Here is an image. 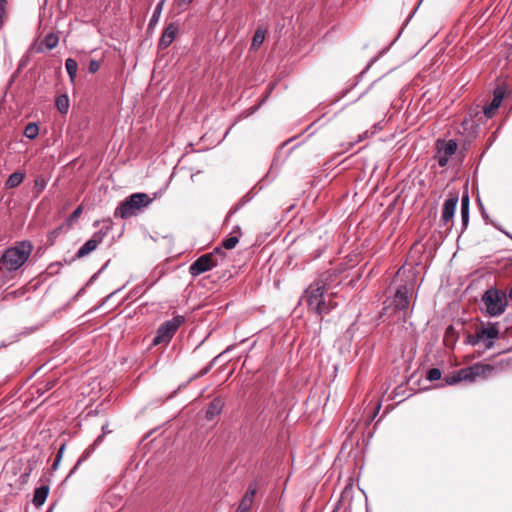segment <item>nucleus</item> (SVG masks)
<instances>
[{
    "instance_id": "nucleus-1",
    "label": "nucleus",
    "mask_w": 512,
    "mask_h": 512,
    "mask_svg": "<svg viewBox=\"0 0 512 512\" xmlns=\"http://www.w3.org/2000/svg\"><path fill=\"white\" fill-rule=\"evenodd\" d=\"M333 295L328 293L326 284L317 281L309 286L304 297L310 310L318 315H326L337 306Z\"/></svg>"
},
{
    "instance_id": "nucleus-2",
    "label": "nucleus",
    "mask_w": 512,
    "mask_h": 512,
    "mask_svg": "<svg viewBox=\"0 0 512 512\" xmlns=\"http://www.w3.org/2000/svg\"><path fill=\"white\" fill-rule=\"evenodd\" d=\"M33 251V245L28 240L16 242L14 246L8 247L0 257V269L6 272L19 270L29 259Z\"/></svg>"
},
{
    "instance_id": "nucleus-3",
    "label": "nucleus",
    "mask_w": 512,
    "mask_h": 512,
    "mask_svg": "<svg viewBox=\"0 0 512 512\" xmlns=\"http://www.w3.org/2000/svg\"><path fill=\"white\" fill-rule=\"evenodd\" d=\"M155 197L146 193H133L121 201L114 211L115 218L128 219L145 211Z\"/></svg>"
},
{
    "instance_id": "nucleus-4",
    "label": "nucleus",
    "mask_w": 512,
    "mask_h": 512,
    "mask_svg": "<svg viewBox=\"0 0 512 512\" xmlns=\"http://www.w3.org/2000/svg\"><path fill=\"white\" fill-rule=\"evenodd\" d=\"M494 370L490 364L475 363L445 375L440 386H450L462 381L474 382L477 378H487Z\"/></svg>"
},
{
    "instance_id": "nucleus-5",
    "label": "nucleus",
    "mask_w": 512,
    "mask_h": 512,
    "mask_svg": "<svg viewBox=\"0 0 512 512\" xmlns=\"http://www.w3.org/2000/svg\"><path fill=\"white\" fill-rule=\"evenodd\" d=\"M500 327L498 322L481 323L475 328V332L467 334L465 343L472 346H480L486 350L494 347L495 341L499 339Z\"/></svg>"
},
{
    "instance_id": "nucleus-6",
    "label": "nucleus",
    "mask_w": 512,
    "mask_h": 512,
    "mask_svg": "<svg viewBox=\"0 0 512 512\" xmlns=\"http://www.w3.org/2000/svg\"><path fill=\"white\" fill-rule=\"evenodd\" d=\"M481 311L489 317L502 315L508 306V296L505 291L496 287L488 288L481 297Z\"/></svg>"
},
{
    "instance_id": "nucleus-7",
    "label": "nucleus",
    "mask_w": 512,
    "mask_h": 512,
    "mask_svg": "<svg viewBox=\"0 0 512 512\" xmlns=\"http://www.w3.org/2000/svg\"><path fill=\"white\" fill-rule=\"evenodd\" d=\"M225 253L222 247H216L211 253L203 254L197 258L189 267V273L193 277L207 272L219 265V260H223Z\"/></svg>"
},
{
    "instance_id": "nucleus-8",
    "label": "nucleus",
    "mask_w": 512,
    "mask_h": 512,
    "mask_svg": "<svg viewBox=\"0 0 512 512\" xmlns=\"http://www.w3.org/2000/svg\"><path fill=\"white\" fill-rule=\"evenodd\" d=\"M112 230V221L110 219L103 220V226L99 231L95 232L92 237L87 240L77 251L76 258H82L94 251L97 246L102 243L104 238Z\"/></svg>"
},
{
    "instance_id": "nucleus-9",
    "label": "nucleus",
    "mask_w": 512,
    "mask_h": 512,
    "mask_svg": "<svg viewBox=\"0 0 512 512\" xmlns=\"http://www.w3.org/2000/svg\"><path fill=\"white\" fill-rule=\"evenodd\" d=\"M459 201L457 192L449 194V197L444 201L440 222L442 225L448 224L455 215L456 207Z\"/></svg>"
},
{
    "instance_id": "nucleus-10",
    "label": "nucleus",
    "mask_w": 512,
    "mask_h": 512,
    "mask_svg": "<svg viewBox=\"0 0 512 512\" xmlns=\"http://www.w3.org/2000/svg\"><path fill=\"white\" fill-rule=\"evenodd\" d=\"M184 322L185 317L183 315H176L162 323V344H167Z\"/></svg>"
},
{
    "instance_id": "nucleus-11",
    "label": "nucleus",
    "mask_w": 512,
    "mask_h": 512,
    "mask_svg": "<svg viewBox=\"0 0 512 512\" xmlns=\"http://www.w3.org/2000/svg\"><path fill=\"white\" fill-rule=\"evenodd\" d=\"M394 307L396 310L403 312V316H406L409 307V290L407 286H400L394 295L393 299Z\"/></svg>"
},
{
    "instance_id": "nucleus-12",
    "label": "nucleus",
    "mask_w": 512,
    "mask_h": 512,
    "mask_svg": "<svg viewBox=\"0 0 512 512\" xmlns=\"http://www.w3.org/2000/svg\"><path fill=\"white\" fill-rule=\"evenodd\" d=\"M505 95V91L497 87L493 92V99L491 102L483 107V113L487 118H491L495 111L500 107L503 98Z\"/></svg>"
},
{
    "instance_id": "nucleus-13",
    "label": "nucleus",
    "mask_w": 512,
    "mask_h": 512,
    "mask_svg": "<svg viewBox=\"0 0 512 512\" xmlns=\"http://www.w3.org/2000/svg\"><path fill=\"white\" fill-rule=\"evenodd\" d=\"M102 440H103V435H99L96 438V440L93 442V444H91L88 448L85 449V451L82 453V455L80 456V458L78 459V461L76 462L74 467L71 469L67 478L71 477L77 471L79 466L90 457V455L93 453L95 448L102 442Z\"/></svg>"
},
{
    "instance_id": "nucleus-14",
    "label": "nucleus",
    "mask_w": 512,
    "mask_h": 512,
    "mask_svg": "<svg viewBox=\"0 0 512 512\" xmlns=\"http://www.w3.org/2000/svg\"><path fill=\"white\" fill-rule=\"evenodd\" d=\"M224 407V401L220 397L214 398L208 405L205 413V418L208 421H212L217 415H219Z\"/></svg>"
},
{
    "instance_id": "nucleus-15",
    "label": "nucleus",
    "mask_w": 512,
    "mask_h": 512,
    "mask_svg": "<svg viewBox=\"0 0 512 512\" xmlns=\"http://www.w3.org/2000/svg\"><path fill=\"white\" fill-rule=\"evenodd\" d=\"M256 495V488L249 486L246 493L244 494L236 512H249L253 499Z\"/></svg>"
},
{
    "instance_id": "nucleus-16",
    "label": "nucleus",
    "mask_w": 512,
    "mask_h": 512,
    "mask_svg": "<svg viewBox=\"0 0 512 512\" xmlns=\"http://www.w3.org/2000/svg\"><path fill=\"white\" fill-rule=\"evenodd\" d=\"M49 490L50 488L48 484H43L35 489L32 500L35 507L38 508L45 503L49 494Z\"/></svg>"
},
{
    "instance_id": "nucleus-17",
    "label": "nucleus",
    "mask_w": 512,
    "mask_h": 512,
    "mask_svg": "<svg viewBox=\"0 0 512 512\" xmlns=\"http://www.w3.org/2000/svg\"><path fill=\"white\" fill-rule=\"evenodd\" d=\"M469 207L470 198L468 192H465L461 198V220H462V232L467 228L469 223Z\"/></svg>"
},
{
    "instance_id": "nucleus-18",
    "label": "nucleus",
    "mask_w": 512,
    "mask_h": 512,
    "mask_svg": "<svg viewBox=\"0 0 512 512\" xmlns=\"http://www.w3.org/2000/svg\"><path fill=\"white\" fill-rule=\"evenodd\" d=\"M177 33L178 28L174 24H170L167 28L162 30V49L173 42Z\"/></svg>"
},
{
    "instance_id": "nucleus-19",
    "label": "nucleus",
    "mask_w": 512,
    "mask_h": 512,
    "mask_svg": "<svg viewBox=\"0 0 512 512\" xmlns=\"http://www.w3.org/2000/svg\"><path fill=\"white\" fill-rule=\"evenodd\" d=\"M439 144L438 152L448 158L454 155L457 150V143L455 140L439 141Z\"/></svg>"
},
{
    "instance_id": "nucleus-20",
    "label": "nucleus",
    "mask_w": 512,
    "mask_h": 512,
    "mask_svg": "<svg viewBox=\"0 0 512 512\" xmlns=\"http://www.w3.org/2000/svg\"><path fill=\"white\" fill-rule=\"evenodd\" d=\"M59 43V37L55 33H48L42 39L40 46L38 47V52H42V47H45L47 50L54 49Z\"/></svg>"
},
{
    "instance_id": "nucleus-21",
    "label": "nucleus",
    "mask_w": 512,
    "mask_h": 512,
    "mask_svg": "<svg viewBox=\"0 0 512 512\" xmlns=\"http://www.w3.org/2000/svg\"><path fill=\"white\" fill-rule=\"evenodd\" d=\"M266 34H267V28H265L263 26H258V28L256 29L254 36L252 38L251 49H253V50L258 49L264 42Z\"/></svg>"
},
{
    "instance_id": "nucleus-22",
    "label": "nucleus",
    "mask_w": 512,
    "mask_h": 512,
    "mask_svg": "<svg viewBox=\"0 0 512 512\" xmlns=\"http://www.w3.org/2000/svg\"><path fill=\"white\" fill-rule=\"evenodd\" d=\"M24 177V173L22 172L17 171L12 173L6 180L5 187L8 189L18 187L23 182Z\"/></svg>"
},
{
    "instance_id": "nucleus-23",
    "label": "nucleus",
    "mask_w": 512,
    "mask_h": 512,
    "mask_svg": "<svg viewBox=\"0 0 512 512\" xmlns=\"http://www.w3.org/2000/svg\"><path fill=\"white\" fill-rule=\"evenodd\" d=\"M65 68H66V71H67L71 81H74V79L77 76V70H78V64H77L76 60H74L73 58L66 59Z\"/></svg>"
},
{
    "instance_id": "nucleus-24",
    "label": "nucleus",
    "mask_w": 512,
    "mask_h": 512,
    "mask_svg": "<svg viewBox=\"0 0 512 512\" xmlns=\"http://www.w3.org/2000/svg\"><path fill=\"white\" fill-rule=\"evenodd\" d=\"M56 107L58 109V111L62 114H65L67 113L68 111V108H69V99H68V96L63 94V95H60L56 98Z\"/></svg>"
},
{
    "instance_id": "nucleus-25",
    "label": "nucleus",
    "mask_w": 512,
    "mask_h": 512,
    "mask_svg": "<svg viewBox=\"0 0 512 512\" xmlns=\"http://www.w3.org/2000/svg\"><path fill=\"white\" fill-rule=\"evenodd\" d=\"M39 134V126L34 123V122H31V123H28L25 127V130H24V136L27 137L28 139H35Z\"/></svg>"
},
{
    "instance_id": "nucleus-26",
    "label": "nucleus",
    "mask_w": 512,
    "mask_h": 512,
    "mask_svg": "<svg viewBox=\"0 0 512 512\" xmlns=\"http://www.w3.org/2000/svg\"><path fill=\"white\" fill-rule=\"evenodd\" d=\"M481 214H482V217L483 219L486 221V223H490L492 224L496 229H498L499 231L503 232L507 237L511 238L512 239V236L510 235V233L504 231L500 225L494 221H491L489 220V216L488 214L486 213L484 207L481 205Z\"/></svg>"
},
{
    "instance_id": "nucleus-27",
    "label": "nucleus",
    "mask_w": 512,
    "mask_h": 512,
    "mask_svg": "<svg viewBox=\"0 0 512 512\" xmlns=\"http://www.w3.org/2000/svg\"><path fill=\"white\" fill-rule=\"evenodd\" d=\"M83 212V206L79 205L67 218L66 223L68 226H71L78 218L81 216Z\"/></svg>"
},
{
    "instance_id": "nucleus-28",
    "label": "nucleus",
    "mask_w": 512,
    "mask_h": 512,
    "mask_svg": "<svg viewBox=\"0 0 512 512\" xmlns=\"http://www.w3.org/2000/svg\"><path fill=\"white\" fill-rule=\"evenodd\" d=\"M239 242L238 236H229L222 241V247L225 249H233Z\"/></svg>"
},
{
    "instance_id": "nucleus-29",
    "label": "nucleus",
    "mask_w": 512,
    "mask_h": 512,
    "mask_svg": "<svg viewBox=\"0 0 512 512\" xmlns=\"http://www.w3.org/2000/svg\"><path fill=\"white\" fill-rule=\"evenodd\" d=\"M441 376L442 372L439 368H431L427 371L426 379L432 382L440 380Z\"/></svg>"
},
{
    "instance_id": "nucleus-30",
    "label": "nucleus",
    "mask_w": 512,
    "mask_h": 512,
    "mask_svg": "<svg viewBox=\"0 0 512 512\" xmlns=\"http://www.w3.org/2000/svg\"><path fill=\"white\" fill-rule=\"evenodd\" d=\"M221 356V354H219L218 356H216L206 367H204L203 369H201L197 374H195L194 376L191 377V380L193 379H197V378H200V377H203L204 375H206L212 368V366L214 365V363L216 362V360Z\"/></svg>"
},
{
    "instance_id": "nucleus-31",
    "label": "nucleus",
    "mask_w": 512,
    "mask_h": 512,
    "mask_svg": "<svg viewBox=\"0 0 512 512\" xmlns=\"http://www.w3.org/2000/svg\"><path fill=\"white\" fill-rule=\"evenodd\" d=\"M159 17H160V2L157 3L154 8V12L150 19L148 29H153L156 26Z\"/></svg>"
},
{
    "instance_id": "nucleus-32",
    "label": "nucleus",
    "mask_w": 512,
    "mask_h": 512,
    "mask_svg": "<svg viewBox=\"0 0 512 512\" xmlns=\"http://www.w3.org/2000/svg\"><path fill=\"white\" fill-rule=\"evenodd\" d=\"M249 200H250L249 198H247V199H246V197H244V198H243V199H242V200H241V201H240V202H239L235 207H233V208L229 211V213H228V215H227V217H226V221H228V219H229V218H230L234 213H236V212H237V211H238V210H239V209H240V208H241L245 203H247Z\"/></svg>"
},
{
    "instance_id": "nucleus-33",
    "label": "nucleus",
    "mask_w": 512,
    "mask_h": 512,
    "mask_svg": "<svg viewBox=\"0 0 512 512\" xmlns=\"http://www.w3.org/2000/svg\"><path fill=\"white\" fill-rule=\"evenodd\" d=\"M100 69V62L95 59H91L88 65V70L90 73H96Z\"/></svg>"
},
{
    "instance_id": "nucleus-34",
    "label": "nucleus",
    "mask_w": 512,
    "mask_h": 512,
    "mask_svg": "<svg viewBox=\"0 0 512 512\" xmlns=\"http://www.w3.org/2000/svg\"><path fill=\"white\" fill-rule=\"evenodd\" d=\"M6 6H7V1L0 0V24L3 23L5 15H6Z\"/></svg>"
},
{
    "instance_id": "nucleus-35",
    "label": "nucleus",
    "mask_w": 512,
    "mask_h": 512,
    "mask_svg": "<svg viewBox=\"0 0 512 512\" xmlns=\"http://www.w3.org/2000/svg\"><path fill=\"white\" fill-rule=\"evenodd\" d=\"M448 161H449V158L447 156H444V155L440 154L439 152L437 153V162L440 167H445L447 165Z\"/></svg>"
},
{
    "instance_id": "nucleus-36",
    "label": "nucleus",
    "mask_w": 512,
    "mask_h": 512,
    "mask_svg": "<svg viewBox=\"0 0 512 512\" xmlns=\"http://www.w3.org/2000/svg\"><path fill=\"white\" fill-rule=\"evenodd\" d=\"M35 186L38 187L39 192H41L45 188L46 182L43 178H37L35 180Z\"/></svg>"
},
{
    "instance_id": "nucleus-37",
    "label": "nucleus",
    "mask_w": 512,
    "mask_h": 512,
    "mask_svg": "<svg viewBox=\"0 0 512 512\" xmlns=\"http://www.w3.org/2000/svg\"><path fill=\"white\" fill-rule=\"evenodd\" d=\"M65 448H66V443H62L57 451L56 458L62 459Z\"/></svg>"
},
{
    "instance_id": "nucleus-38",
    "label": "nucleus",
    "mask_w": 512,
    "mask_h": 512,
    "mask_svg": "<svg viewBox=\"0 0 512 512\" xmlns=\"http://www.w3.org/2000/svg\"><path fill=\"white\" fill-rule=\"evenodd\" d=\"M160 344V329L156 331V334L152 340V345L157 346Z\"/></svg>"
},
{
    "instance_id": "nucleus-39",
    "label": "nucleus",
    "mask_w": 512,
    "mask_h": 512,
    "mask_svg": "<svg viewBox=\"0 0 512 512\" xmlns=\"http://www.w3.org/2000/svg\"><path fill=\"white\" fill-rule=\"evenodd\" d=\"M357 84H358V81L354 82V83H353V84H351L348 88L344 89V90H343V92H342V94H341V96L339 97V99H340V98L345 97V96L348 94V92H349L351 89H353Z\"/></svg>"
},
{
    "instance_id": "nucleus-40",
    "label": "nucleus",
    "mask_w": 512,
    "mask_h": 512,
    "mask_svg": "<svg viewBox=\"0 0 512 512\" xmlns=\"http://www.w3.org/2000/svg\"><path fill=\"white\" fill-rule=\"evenodd\" d=\"M60 462H61V459L55 457V460L52 464L51 470L56 471L59 467Z\"/></svg>"
},
{
    "instance_id": "nucleus-41",
    "label": "nucleus",
    "mask_w": 512,
    "mask_h": 512,
    "mask_svg": "<svg viewBox=\"0 0 512 512\" xmlns=\"http://www.w3.org/2000/svg\"><path fill=\"white\" fill-rule=\"evenodd\" d=\"M193 0H179V6L183 7V6H187L188 4H190Z\"/></svg>"
},
{
    "instance_id": "nucleus-42",
    "label": "nucleus",
    "mask_w": 512,
    "mask_h": 512,
    "mask_svg": "<svg viewBox=\"0 0 512 512\" xmlns=\"http://www.w3.org/2000/svg\"><path fill=\"white\" fill-rule=\"evenodd\" d=\"M373 62V60L365 67V69L360 73L359 77H362L364 73H366V71L370 68L371 66V63Z\"/></svg>"
},
{
    "instance_id": "nucleus-43",
    "label": "nucleus",
    "mask_w": 512,
    "mask_h": 512,
    "mask_svg": "<svg viewBox=\"0 0 512 512\" xmlns=\"http://www.w3.org/2000/svg\"><path fill=\"white\" fill-rule=\"evenodd\" d=\"M380 407H381V405H380V403H379V404L376 406L375 411H374V413H373V415H372V418H371V419L375 418V416H376V414L378 413V411H379Z\"/></svg>"
},
{
    "instance_id": "nucleus-44",
    "label": "nucleus",
    "mask_w": 512,
    "mask_h": 512,
    "mask_svg": "<svg viewBox=\"0 0 512 512\" xmlns=\"http://www.w3.org/2000/svg\"><path fill=\"white\" fill-rule=\"evenodd\" d=\"M154 441H155V439H152V440L147 444V446H149V450H152V449H153Z\"/></svg>"
},
{
    "instance_id": "nucleus-45",
    "label": "nucleus",
    "mask_w": 512,
    "mask_h": 512,
    "mask_svg": "<svg viewBox=\"0 0 512 512\" xmlns=\"http://www.w3.org/2000/svg\"><path fill=\"white\" fill-rule=\"evenodd\" d=\"M103 433L101 435H105L107 433V428L105 426L102 427Z\"/></svg>"
},
{
    "instance_id": "nucleus-46",
    "label": "nucleus",
    "mask_w": 512,
    "mask_h": 512,
    "mask_svg": "<svg viewBox=\"0 0 512 512\" xmlns=\"http://www.w3.org/2000/svg\"><path fill=\"white\" fill-rule=\"evenodd\" d=\"M508 297H509V299L512 301V286H511V289H510V291H509Z\"/></svg>"
},
{
    "instance_id": "nucleus-47",
    "label": "nucleus",
    "mask_w": 512,
    "mask_h": 512,
    "mask_svg": "<svg viewBox=\"0 0 512 512\" xmlns=\"http://www.w3.org/2000/svg\"><path fill=\"white\" fill-rule=\"evenodd\" d=\"M368 89L366 91H364L363 93H361V95L359 96L358 99H360L361 97H363L366 93H367Z\"/></svg>"
},
{
    "instance_id": "nucleus-48",
    "label": "nucleus",
    "mask_w": 512,
    "mask_h": 512,
    "mask_svg": "<svg viewBox=\"0 0 512 512\" xmlns=\"http://www.w3.org/2000/svg\"><path fill=\"white\" fill-rule=\"evenodd\" d=\"M235 231L240 232V227H239V226H235V228H234V232H235Z\"/></svg>"
},
{
    "instance_id": "nucleus-49",
    "label": "nucleus",
    "mask_w": 512,
    "mask_h": 512,
    "mask_svg": "<svg viewBox=\"0 0 512 512\" xmlns=\"http://www.w3.org/2000/svg\"><path fill=\"white\" fill-rule=\"evenodd\" d=\"M99 222H100L99 220H96L93 225L96 226L99 224Z\"/></svg>"
},
{
    "instance_id": "nucleus-50",
    "label": "nucleus",
    "mask_w": 512,
    "mask_h": 512,
    "mask_svg": "<svg viewBox=\"0 0 512 512\" xmlns=\"http://www.w3.org/2000/svg\"><path fill=\"white\" fill-rule=\"evenodd\" d=\"M154 433V430L153 431H150V433L146 436V437H149L151 434Z\"/></svg>"
}]
</instances>
